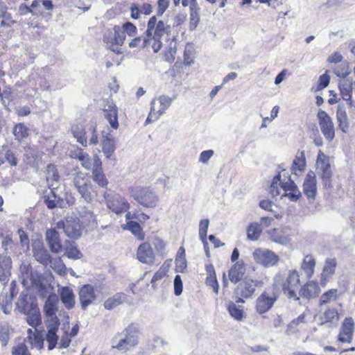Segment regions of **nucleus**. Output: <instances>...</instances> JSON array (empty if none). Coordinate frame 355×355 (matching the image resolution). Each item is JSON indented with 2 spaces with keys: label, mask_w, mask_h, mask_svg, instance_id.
<instances>
[{
  "label": "nucleus",
  "mask_w": 355,
  "mask_h": 355,
  "mask_svg": "<svg viewBox=\"0 0 355 355\" xmlns=\"http://www.w3.org/2000/svg\"><path fill=\"white\" fill-rule=\"evenodd\" d=\"M300 285V274L295 269L289 270L286 276L281 272H278L273 279V286L276 288L281 287L283 293L289 299L295 301L300 300V297L297 296L296 292Z\"/></svg>",
  "instance_id": "nucleus-1"
},
{
  "label": "nucleus",
  "mask_w": 355,
  "mask_h": 355,
  "mask_svg": "<svg viewBox=\"0 0 355 355\" xmlns=\"http://www.w3.org/2000/svg\"><path fill=\"white\" fill-rule=\"evenodd\" d=\"M73 184L81 198L87 202H90L94 197L92 182L87 174L77 171L73 174Z\"/></svg>",
  "instance_id": "nucleus-2"
},
{
  "label": "nucleus",
  "mask_w": 355,
  "mask_h": 355,
  "mask_svg": "<svg viewBox=\"0 0 355 355\" xmlns=\"http://www.w3.org/2000/svg\"><path fill=\"white\" fill-rule=\"evenodd\" d=\"M132 196L141 205L146 208L156 207L158 196L148 187H137L132 189Z\"/></svg>",
  "instance_id": "nucleus-3"
},
{
  "label": "nucleus",
  "mask_w": 355,
  "mask_h": 355,
  "mask_svg": "<svg viewBox=\"0 0 355 355\" xmlns=\"http://www.w3.org/2000/svg\"><path fill=\"white\" fill-rule=\"evenodd\" d=\"M104 198L107 207L114 213L120 214L127 211L130 205L126 199L114 192L105 193Z\"/></svg>",
  "instance_id": "nucleus-4"
},
{
  "label": "nucleus",
  "mask_w": 355,
  "mask_h": 355,
  "mask_svg": "<svg viewBox=\"0 0 355 355\" xmlns=\"http://www.w3.org/2000/svg\"><path fill=\"white\" fill-rule=\"evenodd\" d=\"M170 27L162 20L157 21L156 16L150 18L146 30L147 37L153 40L161 39L169 32Z\"/></svg>",
  "instance_id": "nucleus-5"
},
{
  "label": "nucleus",
  "mask_w": 355,
  "mask_h": 355,
  "mask_svg": "<svg viewBox=\"0 0 355 355\" xmlns=\"http://www.w3.org/2000/svg\"><path fill=\"white\" fill-rule=\"evenodd\" d=\"M175 97L171 98L166 95H161L158 98L160 103V107L158 110H155V100L153 99L150 103V111L146 119V123L157 120L160 116L165 113L166 110L171 106L173 101Z\"/></svg>",
  "instance_id": "nucleus-6"
},
{
  "label": "nucleus",
  "mask_w": 355,
  "mask_h": 355,
  "mask_svg": "<svg viewBox=\"0 0 355 355\" xmlns=\"http://www.w3.org/2000/svg\"><path fill=\"white\" fill-rule=\"evenodd\" d=\"M252 255L256 263L266 268L276 265L279 261V257L268 249H255Z\"/></svg>",
  "instance_id": "nucleus-7"
},
{
  "label": "nucleus",
  "mask_w": 355,
  "mask_h": 355,
  "mask_svg": "<svg viewBox=\"0 0 355 355\" xmlns=\"http://www.w3.org/2000/svg\"><path fill=\"white\" fill-rule=\"evenodd\" d=\"M139 328L133 324L129 325L124 330L125 338H121L114 346L119 350H127L138 343Z\"/></svg>",
  "instance_id": "nucleus-8"
},
{
  "label": "nucleus",
  "mask_w": 355,
  "mask_h": 355,
  "mask_svg": "<svg viewBox=\"0 0 355 355\" xmlns=\"http://www.w3.org/2000/svg\"><path fill=\"white\" fill-rule=\"evenodd\" d=\"M316 168L318 175L322 179L324 184L326 186H329L332 174L330 168L329 159V157L323 153L321 150L318 152L316 160Z\"/></svg>",
  "instance_id": "nucleus-9"
},
{
  "label": "nucleus",
  "mask_w": 355,
  "mask_h": 355,
  "mask_svg": "<svg viewBox=\"0 0 355 355\" xmlns=\"http://www.w3.org/2000/svg\"><path fill=\"white\" fill-rule=\"evenodd\" d=\"M322 133L326 139L332 141L335 137L334 125L331 118L324 110H320L317 115Z\"/></svg>",
  "instance_id": "nucleus-10"
},
{
  "label": "nucleus",
  "mask_w": 355,
  "mask_h": 355,
  "mask_svg": "<svg viewBox=\"0 0 355 355\" xmlns=\"http://www.w3.org/2000/svg\"><path fill=\"white\" fill-rule=\"evenodd\" d=\"M277 300V295L275 293L263 292L257 299L256 310L259 314L265 313L268 311Z\"/></svg>",
  "instance_id": "nucleus-11"
},
{
  "label": "nucleus",
  "mask_w": 355,
  "mask_h": 355,
  "mask_svg": "<svg viewBox=\"0 0 355 355\" xmlns=\"http://www.w3.org/2000/svg\"><path fill=\"white\" fill-rule=\"evenodd\" d=\"M257 284L256 281L246 277L236 288V294L238 296L237 302H244L242 298H249L254 293Z\"/></svg>",
  "instance_id": "nucleus-12"
},
{
  "label": "nucleus",
  "mask_w": 355,
  "mask_h": 355,
  "mask_svg": "<svg viewBox=\"0 0 355 355\" xmlns=\"http://www.w3.org/2000/svg\"><path fill=\"white\" fill-rule=\"evenodd\" d=\"M355 324L352 318H345L341 324L338 336V341L342 343H351L353 340Z\"/></svg>",
  "instance_id": "nucleus-13"
},
{
  "label": "nucleus",
  "mask_w": 355,
  "mask_h": 355,
  "mask_svg": "<svg viewBox=\"0 0 355 355\" xmlns=\"http://www.w3.org/2000/svg\"><path fill=\"white\" fill-rule=\"evenodd\" d=\"M58 227H62L66 235L72 239H78L81 234V226L79 220L67 219L64 223H58Z\"/></svg>",
  "instance_id": "nucleus-14"
},
{
  "label": "nucleus",
  "mask_w": 355,
  "mask_h": 355,
  "mask_svg": "<svg viewBox=\"0 0 355 355\" xmlns=\"http://www.w3.org/2000/svg\"><path fill=\"white\" fill-rule=\"evenodd\" d=\"M137 258L143 263L153 265L155 263V255L148 243H143L138 247Z\"/></svg>",
  "instance_id": "nucleus-15"
},
{
  "label": "nucleus",
  "mask_w": 355,
  "mask_h": 355,
  "mask_svg": "<svg viewBox=\"0 0 355 355\" xmlns=\"http://www.w3.org/2000/svg\"><path fill=\"white\" fill-rule=\"evenodd\" d=\"M32 251L35 259L43 265H48L51 256L41 241H35L32 243Z\"/></svg>",
  "instance_id": "nucleus-16"
},
{
  "label": "nucleus",
  "mask_w": 355,
  "mask_h": 355,
  "mask_svg": "<svg viewBox=\"0 0 355 355\" xmlns=\"http://www.w3.org/2000/svg\"><path fill=\"white\" fill-rule=\"evenodd\" d=\"M78 156L81 166L86 170L93 171L102 166V162L96 154L90 157L88 153L80 152Z\"/></svg>",
  "instance_id": "nucleus-17"
},
{
  "label": "nucleus",
  "mask_w": 355,
  "mask_h": 355,
  "mask_svg": "<svg viewBox=\"0 0 355 355\" xmlns=\"http://www.w3.org/2000/svg\"><path fill=\"white\" fill-rule=\"evenodd\" d=\"M58 300L55 295H50L45 302L44 312L48 318L46 322H59L55 315Z\"/></svg>",
  "instance_id": "nucleus-18"
},
{
  "label": "nucleus",
  "mask_w": 355,
  "mask_h": 355,
  "mask_svg": "<svg viewBox=\"0 0 355 355\" xmlns=\"http://www.w3.org/2000/svg\"><path fill=\"white\" fill-rule=\"evenodd\" d=\"M303 191L309 199L314 200L317 193V180L313 172L310 171L307 173L304 183Z\"/></svg>",
  "instance_id": "nucleus-19"
},
{
  "label": "nucleus",
  "mask_w": 355,
  "mask_h": 355,
  "mask_svg": "<svg viewBox=\"0 0 355 355\" xmlns=\"http://www.w3.org/2000/svg\"><path fill=\"white\" fill-rule=\"evenodd\" d=\"M96 298L94 287L86 284L79 291V300L83 309H86Z\"/></svg>",
  "instance_id": "nucleus-20"
},
{
  "label": "nucleus",
  "mask_w": 355,
  "mask_h": 355,
  "mask_svg": "<svg viewBox=\"0 0 355 355\" xmlns=\"http://www.w3.org/2000/svg\"><path fill=\"white\" fill-rule=\"evenodd\" d=\"M102 151L106 158H110L116 150V141L110 132H102L101 141Z\"/></svg>",
  "instance_id": "nucleus-21"
},
{
  "label": "nucleus",
  "mask_w": 355,
  "mask_h": 355,
  "mask_svg": "<svg viewBox=\"0 0 355 355\" xmlns=\"http://www.w3.org/2000/svg\"><path fill=\"white\" fill-rule=\"evenodd\" d=\"M45 237L46 241L52 252L58 253L62 251L60 235L55 229L47 230L46 231Z\"/></svg>",
  "instance_id": "nucleus-22"
},
{
  "label": "nucleus",
  "mask_w": 355,
  "mask_h": 355,
  "mask_svg": "<svg viewBox=\"0 0 355 355\" xmlns=\"http://www.w3.org/2000/svg\"><path fill=\"white\" fill-rule=\"evenodd\" d=\"M104 116L109 122L110 126L116 130L119 128L118 108L112 102H107L105 106Z\"/></svg>",
  "instance_id": "nucleus-23"
},
{
  "label": "nucleus",
  "mask_w": 355,
  "mask_h": 355,
  "mask_svg": "<svg viewBox=\"0 0 355 355\" xmlns=\"http://www.w3.org/2000/svg\"><path fill=\"white\" fill-rule=\"evenodd\" d=\"M268 239L275 243L282 245H288L291 243V236L282 229L274 228L268 231Z\"/></svg>",
  "instance_id": "nucleus-24"
},
{
  "label": "nucleus",
  "mask_w": 355,
  "mask_h": 355,
  "mask_svg": "<svg viewBox=\"0 0 355 355\" xmlns=\"http://www.w3.org/2000/svg\"><path fill=\"white\" fill-rule=\"evenodd\" d=\"M320 293L318 284L314 281L308 282L299 291L301 297L310 300L316 297Z\"/></svg>",
  "instance_id": "nucleus-25"
},
{
  "label": "nucleus",
  "mask_w": 355,
  "mask_h": 355,
  "mask_svg": "<svg viewBox=\"0 0 355 355\" xmlns=\"http://www.w3.org/2000/svg\"><path fill=\"white\" fill-rule=\"evenodd\" d=\"M58 293L65 308L72 309L75 305V295L73 290L68 286H58Z\"/></svg>",
  "instance_id": "nucleus-26"
},
{
  "label": "nucleus",
  "mask_w": 355,
  "mask_h": 355,
  "mask_svg": "<svg viewBox=\"0 0 355 355\" xmlns=\"http://www.w3.org/2000/svg\"><path fill=\"white\" fill-rule=\"evenodd\" d=\"M338 88L343 100L349 102L352 105V94L354 89V82L349 78H343L338 83Z\"/></svg>",
  "instance_id": "nucleus-27"
},
{
  "label": "nucleus",
  "mask_w": 355,
  "mask_h": 355,
  "mask_svg": "<svg viewBox=\"0 0 355 355\" xmlns=\"http://www.w3.org/2000/svg\"><path fill=\"white\" fill-rule=\"evenodd\" d=\"M12 261L10 257L0 255V281L6 284L10 275Z\"/></svg>",
  "instance_id": "nucleus-28"
},
{
  "label": "nucleus",
  "mask_w": 355,
  "mask_h": 355,
  "mask_svg": "<svg viewBox=\"0 0 355 355\" xmlns=\"http://www.w3.org/2000/svg\"><path fill=\"white\" fill-rule=\"evenodd\" d=\"M59 322H46V328L48 333L46 334V341L48 342L49 350H52L56 345L58 340V336L56 332L58 329Z\"/></svg>",
  "instance_id": "nucleus-29"
},
{
  "label": "nucleus",
  "mask_w": 355,
  "mask_h": 355,
  "mask_svg": "<svg viewBox=\"0 0 355 355\" xmlns=\"http://www.w3.org/2000/svg\"><path fill=\"white\" fill-rule=\"evenodd\" d=\"M19 278L24 286L35 284L36 279L33 277L32 268L29 263H22L19 266Z\"/></svg>",
  "instance_id": "nucleus-30"
},
{
  "label": "nucleus",
  "mask_w": 355,
  "mask_h": 355,
  "mask_svg": "<svg viewBox=\"0 0 355 355\" xmlns=\"http://www.w3.org/2000/svg\"><path fill=\"white\" fill-rule=\"evenodd\" d=\"M336 266L337 261L336 259H327L325 261L323 270L321 273L320 284L322 286H325L329 277L334 274Z\"/></svg>",
  "instance_id": "nucleus-31"
},
{
  "label": "nucleus",
  "mask_w": 355,
  "mask_h": 355,
  "mask_svg": "<svg viewBox=\"0 0 355 355\" xmlns=\"http://www.w3.org/2000/svg\"><path fill=\"white\" fill-rule=\"evenodd\" d=\"M123 303H129L126 295L123 293H117L107 298L104 302L103 306L105 309L112 310Z\"/></svg>",
  "instance_id": "nucleus-32"
},
{
  "label": "nucleus",
  "mask_w": 355,
  "mask_h": 355,
  "mask_svg": "<svg viewBox=\"0 0 355 355\" xmlns=\"http://www.w3.org/2000/svg\"><path fill=\"white\" fill-rule=\"evenodd\" d=\"M18 311L21 313H28L30 310L37 306V304L31 302L27 294L21 293L16 303Z\"/></svg>",
  "instance_id": "nucleus-33"
},
{
  "label": "nucleus",
  "mask_w": 355,
  "mask_h": 355,
  "mask_svg": "<svg viewBox=\"0 0 355 355\" xmlns=\"http://www.w3.org/2000/svg\"><path fill=\"white\" fill-rule=\"evenodd\" d=\"M245 267L243 261H237L229 270V277L232 282L237 283L243 277Z\"/></svg>",
  "instance_id": "nucleus-34"
},
{
  "label": "nucleus",
  "mask_w": 355,
  "mask_h": 355,
  "mask_svg": "<svg viewBox=\"0 0 355 355\" xmlns=\"http://www.w3.org/2000/svg\"><path fill=\"white\" fill-rule=\"evenodd\" d=\"M114 38H113V42H112L110 48L114 52H116L117 53H120V49L119 46H121L124 40L125 39V35L124 32L122 31L121 28L119 26H114Z\"/></svg>",
  "instance_id": "nucleus-35"
},
{
  "label": "nucleus",
  "mask_w": 355,
  "mask_h": 355,
  "mask_svg": "<svg viewBox=\"0 0 355 355\" xmlns=\"http://www.w3.org/2000/svg\"><path fill=\"white\" fill-rule=\"evenodd\" d=\"M60 176L55 166L53 164H49L46 167V180L49 188L58 189Z\"/></svg>",
  "instance_id": "nucleus-36"
},
{
  "label": "nucleus",
  "mask_w": 355,
  "mask_h": 355,
  "mask_svg": "<svg viewBox=\"0 0 355 355\" xmlns=\"http://www.w3.org/2000/svg\"><path fill=\"white\" fill-rule=\"evenodd\" d=\"M315 264V259L312 255L308 254L304 257L301 263V269L304 272L306 277L310 278L313 276Z\"/></svg>",
  "instance_id": "nucleus-37"
},
{
  "label": "nucleus",
  "mask_w": 355,
  "mask_h": 355,
  "mask_svg": "<svg viewBox=\"0 0 355 355\" xmlns=\"http://www.w3.org/2000/svg\"><path fill=\"white\" fill-rule=\"evenodd\" d=\"M26 315V322L32 327L36 329L42 324V319L40 310L37 306L32 309L28 313H24Z\"/></svg>",
  "instance_id": "nucleus-38"
},
{
  "label": "nucleus",
  "mask_w": 355,
  "mask_h": 355,
  "mask_svg": "<svg viewBox=\"0 0 355 355\" xmlns=\"http://www.w3.org/2000/svg\"><path fill=\"white\" fill-rule=\"evenodd\" d=\"M55 189H50L49 193L44 196L46 205L49 209H53L56 207H62L63 202L61 198L56 194Z\"/></svg>",
  "instance_id": "nucleus-39"
},
{
  "label": "nucleus",
  "mask_w": 355,
  "mask_h": 355,
  "mask_svg": "<svg viewBox=\"0 0 355 355\" xmlns=\"http://www.w3.org/2000/svg\"><path fill=\"white\" fill-rule=\"evenodd\" d=\"M336 119L338 123V126L341 130L346 132L349 128V123L347 112L343 106L339 105L336 112Z\"/></svg>",
  "instance_id": "nucleus-40"
},
{
  "label": "nucleus",
  "mask_w": 355,
  "mask_h": 355,
  "mask_svg": "<svg viewBox=\"0 0 355 355\" xmlns=\"http://www.w3.org/2000/svg\"><path fill=\"white\" fill-rule=\"evenodd\" d=\"M306 166V158L304 151L297 153L293 162L292 171L294 174L297 175V172L304 171Z\"/></svg>",
  "instance_id": "nucleus-41"
},
{
  "label": "nucleus",
  "mask_w": 355,
  "mask_h": 355,
  "mask_svg": "<svg viewBox=\"0 0 355 355\" xmlns=\"http://www.w3.org/2000/svg\"><path fill=\"white\" fill-rule=\"evenodd\" d=\"M71 132L77 142L83 146L86 147L88 145L85 130L83 126L74 125L71 128Z\"/></svg>",
  "instance_id": "nucleus-42"
},
{
  "label": "nucleus",
  "mask_w": 355,
  "mask_h": 355,
  "mask_svg": "<svg viewBox=\"0 0 355 355\" xmlns=\"http://www.w3.org/2000/svg\"><path fill=\"white\" fill-rule=\"evenodd\" d=\"M124 229H127L139 241H142L145 238V233L139 224L135 221H129L126 223Z\"/></svg>",
  "instance_id": "nucleus-43"
},
{
  "label": "nucleus",
  "mask_w": 355,
  "mask_h": 355,
  "mask_svg": "<svg viewBox=\"0 0 355 355\" xmlns=\"http://www.w3.org/2000/svg\"><path fill=\"white\" fill-rule=\"evenodd\" d=\"M262 232L261 225L257 223H251L247 229L248 239L250 241L259 239Z\"/></svg>",
  "instance_id": "nucleus-44"
},
{
  "label": "nucleus",
  "mask_w": 355,
  "mask_h": 355,
  "mask_svg": "<svg viewBox=\"0 0 355 355\" xmlns=\"http://www.w3.org/2000/svg\"><path fill=\"white\" fill-rule=\"evenodd\" d=\"M25 341L31 345V348L37 349L43 348L44 339L40 332L35 334L33 336H27Z\"/></svg>",
  "instance_id": "nucleus-45"
},
{
  "label": "nucleus",
  "mask_w": 355,
  "mask_h": 355,
  "mask_svg": "<svg viewBox=\"0 0 355 355\" xmlns=\"http://www.w3.org/2000/svg\"><path fill=\"white\" fill-rule=\"evenodd\" d=\"M230 315L238 321H241L244 318V311L241 306H237L234 302H230L227 307Z\"/></svg>",
  "instance_id": "nucleus-46"
},
{
  "label": "nucleus",
  "mask_w": 355,
  "mask_h": 355,
  "mask_svg": "<svg viewBox=\"0 0 355 355\" xmlns=\"http://www.w3.org/2000/svg\"><path fill=\"white\" fill-rule=\"evenodd\" d=\"M13 135L15 139L20 141L28 135L29 130L23 123H17L13 128Z\"/></svg>",
  "instance_id": "nucleus-47"
},
{
  "label": "nucleus",
  "mask_w": 355,
  "mask_h": 355,
  "mask_svg": "<svg viewBox=\"0 0 355 355\" xmlns=\"http://www.w3.org/2000/svg\"><path fill=\"white\" fill-rule=\"evenodd\" d=\"M92 178L95 182L102 187H106L108 184V181L102 171V166L92 171Z\"/></svg>",
  "instance_id": "nucleus-48"
},
{
  "label": "nucleus",
  "mask_w": 355,
  "mask_h": 355,
  "mask_svg": "<svg viewBox=\"0 0 355 355\" xmlns=\"http://www.w3.org/2000/svg\"><path fill=\"white\" fill-rule=\"evenodd\" d=\"M168 266L162 265L156 272L151 279V284L153 288H156L158 282L164 279L168 272Z\"/></svg>",
  "instance_id": "nucleus-49"
},
{
  "label": "nucleus",
  "mask_w": 355,
  "mask_h": 355,
  "mask_svg": "<svg viewBox=\"0 0 355 355\" xmlns=\"http://www.w3.org/2000/svg\"><path fill=\"white\" fill-rule=\"evenodd\" d=\"M51 267L59 275H64L66 274L67 267L63 263L60 257H57L53 260H50Z\"/></svg>",
  "instance_id": "nucleus-50"
},
{
  "label": "nucleus",
  "mask_w": 355,
  "mask_h": 355,
  "mask_svg": "<svg viewBox=\"0 0 355 355\" xmlns=\"http://www.w3.org/2000/svg\"><path fill=\"white\" fill-rule=\"evenodd\" d=\"M209 224V220L208 219L201 220L199 224V237L200 240L202 241L203 245H205V247L207 245V233Z\"/></svg>",
  "instance_id": "nucleus-51"
},
{
  "label": "nucleus",
  "mask_w": 355,
  "mask_h": 355,
  "mask_svg": "<svg viewBox=\"0 0 355 355\" xmlns=\"http://www.w3.org/2000/svg\"><path fill=\"white\" fill-rule=\"evenodd\" d=\"M176 53H177L176 42L174 41H171L169 43L168 46L165 51V54H164L165 60L169 63L173 62L175 60V58Z\"/></svg>",
  "instance_id": "nucleus-52"
},
{
  "label": "nucleus",
  "mask_w": 355,
  "mask_h": 355,
  "mask_svg": "<svg viewBox=\"0 0 355 355\" xmlns=\"http://www.w3.org/2000/svg\"><path fill=\"white\" fill-rule=\"evenodd\" d=\"M14 296L13 291H11L10 295H5L1 302V308L4 313L9 314L11 312L12 304V300Z\"/></svg>",
  "instance_id": "nucleus-53"
},
{
  "label": "nucleus",
  "mask_w": 355,
  "mask_h": 355,
  "mask_svg": "<svg viewBox=\"0 0 355 355\" xmlns=\"http://www.w3.org/2000/svg\"><path fill=\"white\" fill-rule=\"evenodd\" d=\"M64 255L68 258L73 259H78L83 257L81 252L77 248L76 246L71 244L65 249Z\"/></svg>",
  "instance_id": "nucleus-54"
},
{
  "label": "nucleus",
  "mask_w": 355,
  "mask_h": 355,
  "mask_svg": "<svg viewBox=\"0 0 355 355\" xmlns=\"http://www.w3.org/2000/svg\"><path fill=\"white\" fill-rule=\"evenodd\" d=\"M338 293L337 289H330L329 291L323 293L320 297V304H325L331 301L336 299Z\"/></svg>",
  "instance_id": "nucleus-55"
},
{
  "label": "nucleus",
  "mask_w": 355,
  "mask_h": 355,
  "mask_svg": "<svg viewBox=\"0 0 355 355\" xmlns=\"http://www.w3.org/2000/svg\"><path fill=\"white\" fill-rule=\"evenodd\" d=\"M281 175H277L272 179L270 187V192L273 196H278L280 193L281 188Z\"/></svg>",
  "instance_id": "nucleus-56"
},
{
  "label": "nucleus",
  "mask_w": 355,
  "mask_h": 355,
  "mask_svg": "<svg viewBox=\"0 0 355 355\" xmlns=\"http://www.w3.org/2000/svg\"><path fill=\"white\" fill-rule=\"evenodd\" d=\"M11 355H31L25 343H19L12 347Z\"/></svg>",
  "instance_id": "nucleus-57"
},
{
  "label": "nucleus",
  "mask_w": 355,
  "mask_h": 355,
  "mask_svg": "<svg viewBox=\"0 0 355 355\" xmlns=\"http://www.w3.org/2000/svg\"><path fill=\"white\" fill-rule=\"evenodd\" d=\"M10 329L8 325H0V341L3 346H6L10 339Z\"/></svg>",
  "instance_id": "nucleus-58"
},
{
  "label": "nucleus",
  "mask_w": 355,
  "mask_h": 355,
  "mask_svg": "<svg viewBox=\"0 0 355 355\" xmlns=\"http://www.w3.org/2000/svg\"><path fill=\"white\" fill-rule=\"evenodd\" d=\"M150 40L148 37H137L132 40V41L130 42L129 46L130 47H140V48H144L146 47Z\"/></svg>",
  "instance_id": "nucleus-59"
},
{
  "label": "nucleus",
  "mask_w": 355,
  "mask_h": 355,
  "mask_svg": "<svg viewBox=\"0 0 355 355\" xmlns=\"http://www.w3.org/2000/svg\"><path fill=\"white\" fill-rule=\"evenodd\" d=\"M334 71L337 76L341 78H345L350 73V70L347 64L338 66L334 69Z\"/></svg>",
  "instance_id": "nucleus-60"
},
{
  "label": "nucleus",
  "mask_w": 355,
  "mask_h": 355,
  "mask_svg": "<svg viewBox=\"0 0 355 355\" xmlns=\"http://www.w3.org/2000/svg\"><path fill=\"white\" fill-rule=\"evenodd\" d=\"M324 316L325 318V322H337L339 320V316L337 311L334 309H328L324 311Z\"/></svg>",
  "instance_id": "nucleus-61"
},
{
  "label": "nucleus",
  "mask_w": 355,
  "mask_h": 355,
  "mask_svg": "<svg viewBox=\"0 0 355 355\" xmlns=\"http://www.w3.org/2000/svg\"><path fill=\"white\" fill-rule=\"evenodd\" d=\"M82 223H85L87 226L92 228L96 227L97 225L96 217L92 211L87 214L85 218L82 219Z\"/></svg>",
  "instance_id": "nucleus-62"
},
{
  "label": "nucleus",
  "mask_w": 355,
  "mask_h": 355,
  "mask_svg": "<svg viewBox=\"0 0 355 355\" xmlns=\"http://www.w3.org/2000/svg\"><path fill=\"white\" fill-rule=\"evenodd\" d=\"M89 145H94L96 146L98 143V135L96 132V127L95 125H91L89 128Z\"/></svg>",
  "instance_id": "nucleus-63"
},
{
  "label": "nucleus",
  "mask_w": 355,
  "mask_h": 355,
  "mask_svg": "<svg viewBox=\"0 0 355 355\" xmlns=\"http://www.w3.org/2000/svg\"><path fill=\"white\" fill-rule=\"evenodd\" d=\"M121 28L122 31L124 33L125 32L129 36H133L136 34L137 28L133 24L130 22H126L123 24Z\"/></svg>",
  "instance_id": "nucleus-64"
}]
</instances>
